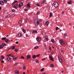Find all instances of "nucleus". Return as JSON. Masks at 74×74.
I'll use <instances>...</instances> for the list:
<instances>
[{
	"instance_id": "f257e3e1",
	"label": "nucleus",
	"mask_w": 74,
	"mask_h": 74,
	"mask_svg": "<svg viewBox=\"0 0 74 74\" xmlns=\"http://www.w3.org/2000/svg\"><path fill=\"white\" fill-rule=\"evenodd\" d=\"M34 24L35 25H36V26H38V25H40V23L37 20H35L34 21Z\"/></svg>"
},
{
	"instance_id": "f03ea898",
	"label": "nucleus",
	"mask_w": 74,
	"mask_h": 74,
	"mask_svg": "<svg viewBox=\"0 0 74 74\" xmlns=\"http://www.w3.org/2000/svg\"><path fill=\"white\" fill-rule=\"evenodd\" d=\"M53 5L55 8H57L58 6V3L57 2H55L53 3Z\"/></svg>"
},
{
	"instance_id": "7ed1b4c3",
	"label": "nucleus",
	"mask_w": 74,
	"mask_h": 74,
	"mask_svg": "<svg viewBox=\"0 0 74 74\" xmlns=\"http://www.w3.org/2000/svg\"><path fill=\"white\" fill-rule=\"evenodd\" d=\"M60 42L61 45H63L64 44V41L62 40H60Z\"/></svg>"
},
{
	"instance_id": "20e7f679",
	"label": "nucleus",
	"mask_w": 74,
	"mask_h": 74,
	"mask_svg": "<svg viewBox=\"0 0 74 74\" xmlns=\"http://www.w3.org/2000/svg\"><path fill=\"white\" fill-rule=\"evenodd\" d=\"M18 4H17L16 5H15L13 6V8H14L15 9H17V8H18Z\"/></svg>"
},
{
	"instance_id": "39448f33",
	"label": "nucleus",
	"mask_w": 74,
	"mask_h": 74,
	"mask_svg": "<svg viewBox=\"0 0 74 74\" xmlns=\"http://www.w3.org/2000/svg\"><path fill=\"white\" fill-rule=\"evenodd\" d=\"M49 59L50 60L52 61H53V57L52 56H49Z\"/></svg>"
},
{
	"instance_id": "423d86ee",
	"label": "nucleus",
	"mask_w": 74,
	"mask_h": 74,
	"mask_svg": "<svg viewBox=\"0 0 74 74\" xmlns=\"http://www.w3.org/2000/svg\"><path fill=\"white\" fill-rule=\"evenodd\" d=\"M36 40L37 41H41V38H40L39 36H38L37 37Z\"/></svg>"
},
{
	"instance_id": "0eeeda50",
	"label": "nucleus",
	"mask_w": 74,
	"mask_h": 74,
	"mask_svg": "<svg viewBox=\"0 0 74 74\" xmlns=\"http://www.w3.org/2000/svg\"><path fill=\"white\" fill-rule=\"evenodd\" d=\"M19 7H21V6H23V4L22 3H20L18 5Z\"/></svg>"
},
{
	"instance_id": "6e6552de",
	"label": "nucleus",
	"mask_w": 74,
	"mask_h": 74,
	"mask_svg": "<svg viewBox=\"0 0 74 74\" xmlns=\"http://www.w3.org/2000/svg\"><path fill=\"white\" fill-rule=\"evenodd\" d=\"M7 61L8 62H10L11 60V59L10 58V57H8L7 58Z\"/></svg>"
},
{
	"instance_id": "1a4fd4ad",
	"label": "nucleus",
	"mask_w": 74,
	"mask_h": 74,
	"mask_svg": "<svg viewBox=\"0 0 74 74\" xmlns=\"http://www.w3.org/2000/svg\"><path fill=\"white\" fill-rule=\"evenodd\" d=\"M58 58L59 62L61 63H62V60L59 58V56H58Z\"/></svg>"
},
{
	"instance_id": "9d476101",
	"label": "nucleus",
	"mask_w": 74,
	"mask_h": 74,
	"mask_svg": "<svg viewBox=\"0 0 74 74\" xmlns=\"http://www.w3.org/2000/svg\"><path fill=\"white\" fill-rule=\"evenodd\" d=\"M0 60H1L2 63H4V61H3V60L1 59V57H0Z\"/></svg>"
},
{
	"instance_id": "9b49d317",
	"label": "nucleus",
	"mask_w": 74,
	"mask_h": 74,
	"mask_svg": "<svg viewBox=\"0 0 74 74\" xmlns=\"http://www.w3.org/2000/svg\"><path fill=\"white\" fill-rule=\"evenodd\" d=\"M49 23V21H47L46 22L45 25H46V26H48Z\"/></svg>"
},
{
	"instance_id": "f8f14e48",
	"label": "nucleus",
	"mask_w": 74,
	"mask_h": 74,
	"mask_svg": "<svg viewBox=\"0 0 74 74\" xmlns=\"http://www.w3.org/2000/svg\"><path fill=\"white\" fill-rule=\"evenodd\" d=\"M27 6L28 7V8H30V4L29 3H28L27 4Z\"/></svg>"
},
{
	"instance_id": "ddd939ff",
	"label": "nucleus",
	"mask_w": 74,
	"mask_h": 74,
	"mask_svg": "<svg viewBox=\"0 0 74 74\" xmlns=\"http://www.w3.org/2000/svg\"><path fill=\"white\" fill-rule=\"evenodd\" d=\"M16 2H18V1H15L14 2H13V3H12V5H14V4H15V3H16Z\"/></svg>"
},
{
	"instance_id": "4468645a",
	"label": "nucleus",
	"mask_w": 74,
	"mask_h": 74,
	"mask_svg": "<svg viewBox=\"0 0 74 74\" xmlns=\"http://www.w3.org/2000/svg\"><path fill=\"white\" fill-rule=\"evenodd\" d=\"M4 1H0V4L1 5H3V4H4Z\"/></svg>"
},
{
	"instance_id": "2eb2a0df",
	"label": "nucleus",
	"mask_w": 74,
	"mask_h": 74,
	"mask_svg": "<svg viewBox=\"0 0 74 74\" xmlns=\"http://www.w3.org/2000/svg\"><path fill=\"white\" fill-rule=\"evenodd\" d=\"M45 38L46 40H47V41H48V40H49V39L48 38V36H45Z\"/></svg>"
},
{
	"instance_id": "dca6fc26",
	"label": "nucleus",
	"mask_w": 74,
	"mask_h": 74,
	"mask_svg": "<svg viewBox=\"0 0 74 74\" xmlns=\"http://www.w3.org/2000/svg\"><path fill=\"white\" fill-rule=\"evenodd\" d=\"M17 59H18L17 57L14 58V57H13V60H16Z\"/></svg>"
},
{
	"instance_id": "f3484780",
	"label": "nucleus",
	"mask_w": 74,
	"mask_h": 74,
	"mask_svg": "<svg viewBox=\"0 0 74 74\" xmlns=\"http://www.w3.org/2000/svg\"><path fill=\"white\" fill-rule=\"evenodd\" d=\"M27 59H29V58H31V56L30 55H27Z\"/></svg>"
},
{
	"instance_id": "a211bd4d",
	"label": "nucleus",
	"mask_w": 74,
	"mask_h": 74,
	"mask_svg": "<svg viewBox=\"0 0 74 74\" xmlns=\"http://www.w3.org/2000/svg\"><path fill=\"white\" fill-rule=\"evenodd\" d=\"M7 38L6 37L2 38V40L3 41H4V40H6Z\"/></svg>"
},
{
	"instance_id": "6ab92c4d",
	"label": "nucleus",
	"mask_w": 74,
	"mask_h": 74,
	"mask_svg": "<svg viewBox=\"0 0 74 74\" xmlns=\"http://www.w3.org/2000/svg\"><path fill=\"white\" fill-rule=\"evenodd\" d=\"M18 36L19 37H22V35H21V34L20 33H18Z\"/></svg>"
},
{
	"instance_id": "aec40b11",
	"label": "nucleus",
	"mask_w": 74,
	"mask_h": 74,
	"mask_svg": "<svg viewBox=\"0 0 74 74\" xmlns=\"http://www.w3.org/2000/svg\"><path fill=\"white\" fill-rule=\"evenodd\" d=\"M15 74H19V72L18 71H15Z\"/></svg>"
},
{
	"instance_id": "412c9836",
	"label": "nucleus",
	"mask_w": 74,
	"mask_h": 74,
	"mask_svg": "<svg viewBox=\"0 0 74 74\" xmlns=\"http://www.w3.org/2000/svg\"><path fill=\"white\" fill-rule=\"evenodd\" d=\"M32 58L33 59H34V58H36V55H33L32 56Z\"/></svg>"
},
{
	"instance_id": "4be33fe9",
	"label": "nucleus",
	"mask_w": 74,
	"mask_h": 74,
	"mask_svg": "<svg viewBox=\"0 0 74 74\" xmlns=\"http://www.w3.org/2000/svg\"><path fill=\"white\" fill-rule=\"evenodd\" d=\"M45 3H46V1H42L41 2V4H45Z\"/></svg>"
},
{
	"instance_id": "5701e85b",
	"label": "nucleus",
	"mask_w": 74,
	"mask_h": 74,
	"mask_svg": "<svg viewBox=\"0 0 74 74\" xmlns=\"http://www.w3.org/2000/svg\"><path fill=\"white\" fill-rule=\"evenodd\" d=\"M10 16V15L8 14L5 17V18H9Z\"/></svg>"
},
{
	"instance_id": "b1692460",
	"label": "nucleus",
	"mask_w": 74,
	"mask_h": 74,
	"mask_svg": "<svg viewBox=\"0 0 74 74\" xmlns=\"http://www.w3.org/2000/svg\"><path fill=\"white\" fill-rule=\"evenodd\" d=\"M22 30L24 33H26V30H25V29H23Z\"/></svg>"
},
{
	"instance_id": "393cba45",
	"label": "nucleus",
	"mask_w": 74,
	"mask_h": 74,
	"mask_svg": "<svg viewBox=\"0 0 74 74\" xmlns=\"http://www.w3.org/2000/svg\"><path fill=\"white\" fill-rule=\"evenodd\" d=\"M68 4H71V1H70L67 2Z\"/></svg>"
},
{
	"instance_id": "a878e982",
	"label": "nucleus",
	"mask_w": 74,
	"mask_h": 74,
	"mask_svg": "<svg viewBox=\"0 0 74 74\" xmlns=\"http://www.w3.org/2000/svg\"><path fill=\"white\" fill-rule=\"evenodd\" d=\"M51 42L53 43H54L55 42V40H54V39H53L51 40Z\"/></svg>"
},
{
	"instance_id": "bb28decb",
	"label": "nucleus",
	"mask_w": 74,
	"mask_h": 74,
	"mask_svg": "<svg viewBox=\"0 0 74 74\" xmlns=\"http://www.w3.org/2000/svg\"><path fill=\"white\" fill-rule=\"evenodd\" d=\"M3 45H0V49H2V48H3Z\"/></svg>"
},
{
	"instance_id": "cd10ccee",
	"label": "nucleus",
	"mask_w": 74,
	"mask_h": 74,
	"mask_svg": "<svg viewBox=\"0 0 74 74\" xmlns=\"http://www.w3.org/2000/svg\"><path fill=\"white\" fill-rule=\"evenodd\" d=\"M52 13L50 12V15L49 16V17L50 18H51L52 16Z\"/></svg>"
},
{
	"instance_id": "c85d7f7f",
	"label": "nucleus",
	"mask_w": 74,
	"mask_h": 74,
	"mask_svg": "<svg viewBox=\"0 0 74 74\" xmlns=\"http://www.w3.org/2000/svg\"><path fill=\"white\" fill-rule=\"evenodd\" d=\"M5 42H9V40L8 39H6L5 40Z\"/></svg>"
},
{
	"instance_id": "c756f323",
	"label": "nucleus",
	"mask_w": 74,
	"mask_h": 74,
	"mask_svg": "<svg viewBox=\"0 0 74 74\" xmlns=\"http://www.w3.org/2000/svg\"><path fill=\"white\" fill-rule=\"evenodd\" d=\"M38 48V46H35V47H34V49H37V48Z\"/></svg>"
},
{
	"instance_id": "7c9ffc66",
	"label": "nucleus",
	"mask_w": 74,
	"mask_h": 74,
	"mask_svg": "<svg viewBox=\"0 0 74 74\" xmlns=\"http://www.w3.org/2000/svg\"><path fill=\"white\" fill-rule=\"evenodd\" d=\"M21 59H25L23 56H22L21 57Z\"/></svg>"
},
{
	"instance_id": "2f4dec72",
	"label": "nucleus",
	"mask_w": 74,
	"mask_h": 74,
	"mask_svg": "<svg viewBox=\"0 0 74 74\" xmlns=\"http://www.w3.org/2000/svg\"><path fill=\"white\" fill-rule=\"evenodd\" d=\"M1 58L2 59H4V57L3 56H1Z\"/></svg>"
},
{
	"instance_id": "473e14b6",
	"label": "nucleus",
	"mask_w": 74,
	"mask_h": 74,
	"mask_svg": "<svg viewBox=\"0 0 74 74\" xmlns=\"http://www.w3.org/2000/svg\"><path fill=\"white\" fill-rule=\"evenodd\" d=\"M2 45H3V46H5V45H6V44L4 43H2Z\"/></svg>"
},
{
	"instance_id": "72a5a7b5",
	"label": "nucleus",
	"mask_w": 74,
	"mask_h": 74,
	"mask_svg": "<svg viewBox=\"0 0 74 74\" xmlns=\"http://www.w3.org/2000/svg\"><path fill=\"white\" fill-rule=\"evenodd\" d=\"M35 5H37V6L38 7H40V4H38V3L36 4H35Z\"/></svg>"
},
{
	"instance_id": "f704fd0d",
	"label": "nucleus",
	"mask_w": 74,
	"mask_h": 74,
	"mask_svg": "<svg viewBox=\"0 0 74 74\" xmlns=\"http://www.w3.org/2000/svg\"><path fill=\"white\" fill-rule=\"evenodd\" d=\"M44 68H43L40 70V71H44Z\"/></svg>"
},
{
	"instance_id": "c9c22d12",
	"label": "nucleus",
	"mask_w": 74,
	"mask_h": 74,
	"mask_svg": "<svg viewBox=\"0 0 74 74\" xmlns=\"http://www.w3.org/2000/svg\"><path fill=\"white\" fill-rule=\"evenodd\" d=\"M66 35H67V34L65 33L64 34V36L66 37Z\"/></svg>"
},
{
	"instance_id": "e433bc0d",
	"label": "nucleus",
	"mask_w": 74,
	"mask_h": 74,
	"mask_svg": "<svg viewBox=\"0 0 74 74\" xmlns=\"http://www.w3.org/2000/svg\"><path fill=\"white\" fill-rule=\"evenodd\" d=\"M15 49V46H13L12 47V49L13 50V49Z\"/></svg>"
},
{
	"instance_id": "4c0bfd02",
	"label": "nucleus",
	"mask_w": 74,
	"mask_h": 74,
	"mask_svg": "<svg viewBox=\"0 0 74 74\" xmlns=\"http://www.w3.org/2000/svg\"><path fill=\"white\" fill-rule=\"evenodd\" d=\"M3 1L5 3H7V1H6V0H4Z\"/></svg>"
},
{
	"instance_id": "58836bf2",
	"label": "nucleus",
	"mask_w": 74,
	"mask_h": 74,
	"mask_svg": "<svg viewBox=\"0 0 74 74\" xmlns=\"http://www.w3.org/2000/svg\"><path fill=\"white\" fill-rule=\"evenodd\" d=\"M54 66V65H53V64H51V67H53Z\"/></svg>"
},
{
	"instance_id": "ea45409f",
	"label": "nucleus",
	"mask_w": 74,
	"mask_h": 74,
	"mask_svg": "<svg viewBox=\"0 0 74 74\" xmlns=\"http://www.w3.org/2000/svg\"><path fill=\"white\" fill-rule=\"evenodd\" d=\"M17 65H18V63H16L14 65V66H16Z\"/></svg>"
},
{
	"instance_id": "a19ab883",
	"label": "nucleus",
	"mask_w": 74,
	"mask_h": 74,
	"mask_svg": "<svg viewBox=\"0 0 74 74\" xmlns=\"http://www.w3.org/2000/svg\"><path fill=\"white\" fill-rule=\"evenodd\" d=\"M10 56L11 57H12V58L14 57V56H13V55H12V54H10Z\"/></svg>"
},
{
	"instance_id": "79ce46f5",
	"label": "nucleus",
	"mask_w": 74,
	"mask_h": 74,
	"mask_svg": "<svg viewBox=\"0 0 74 74\" xmlns=\"http://www.w3.org/2000/svg\"><path fill=\"white\" fill-rule=\"evenodd\" d=\"M23 70H25V69H26V67L25 66H23Z\"/></svg>"
},
{
	"instance_id": "37998d69",
	"label": "nucleus",
	"mask_w": 74,
	"mask_h": 74,
	"mask_svg": "<svg viewBox=\"0 0 74 74\" xmlns=\"http://www.w3.org/2000/svg\"><path fill=\"white\" fill-rule=\"evenodd\" d=\"M36 62L37 63H38L39 62H38V60H36Z\"/></svg>"
},
{
	"instance_id": "c03bdc74",
	"label": "nucleus",
	"mask_w": 74,
	"mask_h": 74,
	"mask_svg": "<svg viewBox=\"0 0 74 74\" xmlns=\"http://www.w3.org/2000/svg\"><path fill=\"white\" fill-rule=\"evenodd\" d=\"M59 29V28L58 27H56V30H58Z\"/></svg>"
},
{
	"instance_id": "a18cd8bd",
	"label": "nucleus",
	"mask_w": 74,
	"mask_h": 74,
	"mask_svg": "<svg viewBox=\"0 0 74 74\" xmlns=\"http://www.w3.org/2000/svg\"><path fill=\"white\" fill-rule=\"evenodd\" d=\"M21 20H20L18 22L19 24H20L21 23Z\"/></svg>"
},
{
	"instance_id": "49530a36",
	"label": "nucleus",
	"mask_w": 74,
	"mask_h": 74,
	"mask_svg": "<svg viewBox=\"0 0 74 74\" xmlns=\"http://www.w3.org/2000/svg\"><path fill=\"white\" fill-rule=\"evenodd\" d=\"M46 58H44L43 59H42L41 60H46Z\"/></svg>"
},
{
	"instance_id": "de8ad7c7",
	"label": "nucleus",
	"mask_w": 74,
	"mask_h": 74,
	"mask_svg": "<svg viewBox=\"0 0 74 74\" xmlns=\"http://www.w3.org/2000/svg\"><path fill=\"white\" fill-rule=\"evenodd\" d=\"M15 16L14 14H13L11 16H10V17H14Z\"/></svg>"
},
{
	"instance_id": "09e8293b",
	"label": "nucleus",
	"mask_w": 74,
	"mask_h": 74,
	"mask_svg": "<svg viewBox=\"0 0 74 74\" xmlns=\"http://www.w3.org/2000/svg\"><path fill=\"white\" fill-rule=\"evenodd\" d=\"M14 51L17 52H18V49H14Z\"/></svg>"
},
{
	"instance_id": "8fccbe9b",
	"label": "nucleus",
	"mask_w": 74,
	"mask_h": 74,
	"mask_svg": "<svg viewBox=\"0 0 74 74\" xmlns=\"http://www.w3.org/2000/svg\"><path fill=\"white\" fill-rule=\"evenodd\" d=\"M25 11H27V9L26 8L24 9Z\"/></svg>"
},
{
	"instance_id": "3c124183",
	"label": "nucleus",
	"mask_w": 74,
	"mask_h": 74,
	"mask_svg": "<svg viewBox=\"0 0 74 74\" xmlns=\"http://www.w3.org/2000/svg\"><path fill=\"white\" fill-rule=\"evenodd\" d=\"M34 33H37V30H35L34 31Z\"/></svg>"
},
{
	"instance_id": "603ef678",
	"label": "nucleus",
	"mask_w": 74,
	"mask_h": 74,
	"mask_svg": "<svg viewBox=\"0 0 74 74\" xmlns=\"http://www.w3.org/2000/svg\"><path fill=\"white\" fill-rule=\"evenodd\" d=\"M36 56H37V57H38L40 56V55L39 54L37 55Z\"/></svg>"
},
{
	"instance_id": "864d4df0",
	"label": "nucleus",
	"mask_w": 74,
	"mask_h": 74,
	"mask_svg": "<svg viewBox=\"0 0 74 74\" xmlns=\"http://www.w3.org/2000/svg\"><path fill=\"white\" fill-rule=\"evenodd\" d=\"M3 21H4V20L3 19H1L0 20V21H1V22H2Z\"/></svg>"
},
{
	"instance_id": "5fc2aeb1",
	"label": "nucleus",
	"mask_w": 74,
	"mask_h": 74,
	"mask_svg": "<svg viewBox=\"0 0 74 74\" xmlns=\"http://www.w3.org/2000/svg\"><path fill=\"white\" fill-rule=\"evenodd\" d=\"M49 49L50 51H51V47H49Z\"/></svg>"
},
{
	"instance_id": "6e6d98bb",
	"label": "nucleus",
	"mask_w": 74,
	"mask_h": 74,
	"mask_svg": "<svg viewBox=\"0 0 74 74\" xmlns=\"http://www.w3.org/2000/svg\"><path fill=\"white\" fill-rule=\"evenodd\" d=\"M16 44H18V42L16 41Z\"/></svg>"
},
{
	"instance_id": "4d7b16f0",
	"label": "nucleus",
	"mask_w": 74,
	"mask_h": 74,
	"mask_svg": "<svg viewBox=\"0 0 74 74\" xmlns=\"http://www.w3.org/2000/svg\"><path fill=\"white\" fill-rule=\"evenodd\" d=\"M31 32H32V33H34V31L32 30L31 31Z\"/></svg>"
},
{
	"instance_id": "13d9d810",
	"label": "nucleus",
	"mask_w": 74,
	"mask_h": 74,
	"mask_svg": "<svg viewBox=\"0 0 74 74\" xmlns=\"http://www.w3.org/2000/svg\"><path fill=\"white\" fill-rule=\"evenodd\" d=\"M12 11L13 12H15V10H12Z\"/></svg>"
},
{
	"instance_id": "bf43d9fd",
	"label": "nucleus",
	"mask_w": 74,
	"mask_h": 74,
	"mask_svg": "<svg viewBox=\"0 0 74 74\" xmlns=\"http://www.w3.org/2000/svg\"><path fill=\"white\" fill-rule=\"evenodd\" d=\"M26 37H29V36H28V34H26Z\"/></svg>"
},
{
	"instance_id": "052dcab7",
	"label": "nucleus",
	"mask_w": 74,
	"mask_h": 74,
	"mask_svg": "<svg viewBox=\"0 0 74 74\" xmlns=\"http://www.w3.org/2000/svg\"><path fill=\"white\" fill-rule=\"evenodd\" d=\"M39 12H37V15H38V14H39Z\"/></svg>"
},
{
	"instance_id": "680f3d73",
	"label": "nucleus",
	"mask_w": 74,
	"mask_h": 74,
	"mask_svg": "<svg viewBox=\"0 0 74 74\" xmlns=\"http://www.w3.org/2000/svg\"><path fill=\"white\" fill-rule=\"evenodd\" d=\"M7 56H10V54H9L7 55Z\"/></svg>"
},
{
	"instance_id": "e2e57ef3",
	"label": "nucleus",
	"mask_w": 74,
	"mask_h": 74,
	"mask_svg": "<svg viewBox=\"0 0 74 74\" xmlns=\"http://www.w3.org/2000/svg\"><path fill=\"white\" fill-rule=\"evenodd\" d=\"M62 14H64V12H62Z\"/></svg>"
},
{
	"instance_id": "0e129e2a",
	"label": "nucleus",
	"mask_w": 74,
	"mask_h": 74,
	"mask_svg": "<svg viewBox=\"0 0 74 74\" xmlns=\"http://www.w3.org/2000/svg\"><path fill=\"white\" fill-rule=\"evenodd\" d=\"M42 74H46V73H42Z\"/></svg>"
},
{
	"instance_id": "69168bd1",
	"label": "nucleus",
	"mask_w": 74,
	"mask_h": 74,
	"mask_svg": "<svg viewBox=\"0 0 74 74\" xmlns=\"http://www.w3.org/2000/svg\"><path fill=\"white\" fill-rule=\"evenodd\" d=\"M10 48H9V49L8 50H7V51H9V50H10Z\"/></svg>"
},
{
	"instance_id": "338daca9",
	"label": "nucleus",
	"mask_w": 74,
	"mask_h": 74,
	"mask_svg": "<svg viewBox=\"0 0 74 74\" xmlns=\"http://www.w3.org/2000/svg\"><path fill=\"white\" fill-rule=\"evenodd\" d=\"M23 74H25V72H23Z\"/></svg>"
},
{
	"instance_id": "774afa93",
	"label": "nucleus",
	"mask_w": 74,
	"mask_h": 74,
	"mask_svg": "<svg viewBox=\"0 0 74 74\" xmlns=\"http://www.w3.org/2000/svg\"><path fill=\"white\" fill-rule=\"evenodd\" d=\"M22 24H20V26H22Z\"/></svg>"
}]
</instances>
